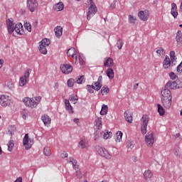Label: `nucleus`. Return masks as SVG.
<instances>
[{"mask_svg": "<svg viewBox=\"0 0 182 182\" xmlns=\"http://www.w3.org/2000/svg\"><path fill=\"white\" fill-rule=\"evenodd\" d=\"M157 107H158V113H159L161 116H164V114H166V111L164 110V108L163 107V106H161V105L160 104H158Z\"/></svg>", "mask_w": 182, "mask_h": 182, "instance_id": "f704fd0d", "label": "nucleus"}, {"mask_svg": "<svg viewBox=\"0 0 182 182\" xmlns=\"http://www.w3.org/2000/svg\"><path fill=\"white\" fill-rule=\"evenodd\" d=\"M170 56H171V60L172 61V63L173 65H176V62H177V57H176V53L174 51H171L170 52Z\"/></svg>", "mask_w": 182, "mask_h": 182, "instance_id": "c9c22d12", "label": "nucleus"}, {"mask_svg": "<svg viewBox=\"0 0 182 182\" xmlns=\"http://www.w3.org/2000/svg\"><path fill=\"white\" fill-rule=\"evenodd\" d=\"M60 70L65 75H69L73 70V67L69 64H63L60 65Z\"/></svg>", "mask_w": 182, "mask_h": 182, "instance_id": "4468645a", "label": "nucleus"}, {"mask_svg": "<svg viewBox=\"0 0 182 182\" xmlns=\"http://www.w3.org/2000/svg\"><path fill=\"white\" fill-rule=\"evenodd\" d=\"M2 154V148L0 146V156Z\"/></svg>", "mask_w": 182, "mask_h": 182, "instance_id": "e2e57ef3", "label": "nucleus"}, {"mask_svg": "<svg viewBox=\"0 0 182 182\" xmlns=\"http://www.w3.org/2000/svg\"><path fill=\"white\" fill-rule=\"evenodd\" d=\"M161 99H173V97L171 96V91L168 90V88H164L161 92Z\"/></svg>", "mask_w": 182, "mask_h": 182, "instance_id": "dca6fc26", "label": "nucleus"}, {"mask_svg": "<svg viewBox=\"0 0 182 182\" xmlns=\"http://www.w3.org/2000/svg\"><path fill=\"white\" fill-rule=\"evenodd\" d=\"M31 75V73H29V70H26L23 75L21 76L20 77L19 80V86H21V87L25 86V85H27L28 82H29V75Z\"/></svg>", "mask_w": 182, "mask_h": 182, "instance_id": "0eeeda50", "label": "nucleus"}, {"mask_svg": "<svg viewBox=\"0 0 182 182\" xmlns=\"http://www.w3.org/2000/svg\"><path fill=\"white\" fill-rule=\"evenodd\" d=\"M137 87H139V83H136L134 85V89H137Z\"/></svg>", "mask_w": 182, "mask_h": 182, "instance_id": "680f3d73", "label": "nucleus"}, {"mask_svg": "<svg viewBox=\"0 0 182 182\" xmlns=\"http://www.w3.org/2000/svg\"><path fill=\"white\" fill-rule=\"evenodd\" d=\"M24 28L28 32H32V26H31V23L25 22Z\"/></svg>", "mask_w": 182, "mask_h": 182, "instance_id": "ea45409f", "label": "nucleus"}, {"mask_svg": "<svg viewBox=\"0 0 182 182\" xmlns=\"http://www.w3.org/2000/svg\"><path fill=\"white\" fill-rule=\"evenodd\" d=\"M172 99L173 98H166L161 100V103L165 109H168L171 107V103H173Z\"/></svg>", "mask_w": 182, "mask_h": 182, "instance_id": "a211bd4d", "label": "nucleus"}, {"mask_svg": "<svg viewBox=\"0 0 182 182\" xmlns=\"http://www.w3.org/2000/svg\"><path fill=\"white\" fill-rule=\"evenodd\" d=\"M64 5L63 3L59 2L58 4H56L53 6L54 11H56V12H60V11H63Z\"/></svg>", "mask_w": 182, "mask_h": 182, "instance_id": "c756f323", "label": "nucleus"}, {"mask_svg": "<svg viewBox=\"0 0 182 182\" xmlns=\"http://www.w3.org/2000/svg\"><path fill=\"white\" fill-rule=\"evenodd\" d=\"M96 150L98 154H100V156H102V157H105V159H112V154H110L106 149L97 146L96 148Z\"/></svg>", "mask_w": 182, "mask_h": 182, "instance_id": "9d476101", "label": "nucleus"}, {"mask_svg": "<svg viewBox=\"0 0 182 182\" xmlns=\"http://www.w3.org/2000/svg\"><path fill=\"white\" fill-rule=\"evenodd\" d=\"M84 80H85V77L83 75H81L80 77L77 78V83H78V85H82Z\"/></svg>", "mask_w": 182, "mask_h": 182, "instance_id": "8fccbe9b", "label": "nucleus"}, {"mask_svg": "<svg viewBox=\"0 0 182 182\" xmlns=\"http://www.w3.org/2000/svg\"><path fill=\"white\" fill-rule=\"evenodd\" d=\"M76 176L78 178H82V173H80V171L79 170L76 171Z\"/></svg>", "mask_w": 182, "mask_h": 182, "instance_id": "6e6d98bb", "label": "nucleus"}, {"mask_svg": "<svg viewBox=\"0 0 182 182\" xmlns=\"http://www.w3.org/2000/svg\"><path fill=\"white\" fill-rule=\"evenodd\" d=\"M117 45L118 49H119V50L122 49V48H123V40H122L120 38L118 39Z\"/></svg>", "mask_w": 182, "mask_h": 182, "instance_id": "49530a36", "label": "nucleus"}, {"mask_svg": "<svg viewBox=\"0 0 182 182\" xmlns=\"http://www.w3.org/2000/svg\"><path fill=\"white\" fill-rule=\"evenodd\" d=\"M90 1V7L88 9V12L87 14V21H90L93 16L96 14V12H97V7H96V4H95V2H93V0H89Z\"/></svg>", "mask_w": 182, "mask_h": 182, "instance_id": "7ed1b4c3", "label": "nucleus"}, {"mask_svg": "<svg viewBox=\"0 0 182 182\" xmlns=\"http://www.w3.org/2000/svg\"><path fill=\"white\" fill-rule=\"evenodd\" d=\"M141 132L142 134L147 133V124H149V117L144 115L141 118Z\"/></svg>", "mask_w": 182, "mask_h": 182, "instance_id": "6e6552de", "label": "nucleus"}, {"mask_svg": "<svg viewBox=\"0 0 182 182\" xmlns=\"http://www.w3.org/2000/svg\"><path fill=\"white\" fill-rule=\"evenodd\" d=\"M109 87H102L101 89V93L103 96H105V95H107V93H109Z\"/></svg>", "mask_w": 182, "mask_h": 182, "instance_id": "79ce46f5", "label": "nucleus"}, {"mask_svg": "<svg viewBox=\"0 0 182 182\" xmlns=\"http://www.w3.org/2000/svg\"><path fill=\"white\" fill-rule=\"evenodd\" d=\"M107 110H108L107 105H103L100 113L102 116H105V115L107 114Z\"/></svg>", "mask_w": 182, "mask_h": 182, "instance_id": "e433bc0d", "label": "nucleus"}, {"mask_svg": "<svg viewBox=\"0 0 182 182\" xmlns=\"http://www.w3.org/2000/svg\"><path fill=\"white\" fill-rule=\"evenodd\" d=\"M103 86V77L102 75L99 76L97 82L94 83V89L95 90H100L102 87Z\"/></svg>", "mask_w": 182, "mask_h": 182, "instance_id": "f3484780", "label": "nucleus"}, {"mask_svg": "<svg viewBox=\"0 0 182 182\" xmlns=\"http://www.w3.org/2000/svg\"><path fill=\"white\" fill-rule=\"evenodd\" d=\"M170 78L172 80L176 79L177 75L174 73H171L169 74Z\"/></svg>", "mask_w": 182, "mask_h": 182, "instance_id": "5fc2aeb1", "label": "nucleus"}, {"mask_svg": "<svg viewBox=\"0 0 182 182\" xmlns=\"http://www.w3.org/2000/svg\"><path fill=\"white\" fill-rule=\"evenodd\" d=\"M41 120L45 126L48 127L50 124V117H49L47 114H44L41 117Z\"/></svg>", "mask_w": 182, "mask_h": 182, "instance_id": "393cba45", "label": "nucleus"}, {"mask_svg": "<svg viewBox=\"0 0 182 182\" xmlns=\"http://www.w3.org/2000/svg\"><path fill=\"white\" fill-rule=\"evenodd\" d=\"M67 85L68 87H73V85H75V80L73 78L69 79L67 82Z\"/></svg>", "mask_w": 182, "mask_h": 182, "instance_id": "c03bdc74", "label": "nucleus"}, {"mask_svg": "<svg viewBox=\"0 0 182 182\" xmlns=\"http://www.w3.org/2000/svg\"><path fill=\"white\" fill-rule=\"evenodd\" d=\"M180 114H181V116H182V109L180 112Z\"/></svg>", "mask_w": 182, "mask_h": 182, "instance_id": "0e129e2a", "label": "nucleus"}, {"mask_svg": "<svg viewBox=\"0 0 182 182\" xmlns=\"http://www.w3.org/2000/svg\"><path fill=\"white\" fill-rule=\"evenodd\" d=\"M42 102V96H35L33 97H26L23 99V102L26 107L30 109H36Z\"/></svg>", "mask_w": 182, "mask_h": 182, "instance_id": "f03ea898", "label": "nucleus"}, {"mask_svg": "<svg viewBox=\"0 0 182 182\" xmlns=\"http://www.w3.org/2000/svg\"><path fill=\"white\" fill-rule=\"evenodd\" d=\"M14 31L18 35H25V31H23V26H22V23H21L15 24Z\"/></svg>", "mask_w": 182, "mask_h": 182, "instance_id": "6ab92c4d", "label": "nucleus"}, {"mask_svg": "<svg viewBox=\"0 0 182 182\" xmlns=\"http://www.w3.org/2000/svg\"><path fill=\"white\" fill-rule=\"evenodd\" d=\"M14 182H22V178L21 177L17 178Z\"/></svg>", "mask_w": 182, "mask_h": 182, "instance_id": "13d9d810", "label": "nucleus"}, {"mask_svg": "<svg viewBox=\"0 0 182 182\" xmlns=\"http://www.w3.org/2000/svg\"><path fill=\"white\" fill-rule=\"evenodd\" d=\"M153 177V172H151V170H146L144 173V178L146 181H150L151 180V178Z\"/></svg>", "mask_w": 182, "mask_h": 182, "instance_id": "5701e85b", "label": "nucleus"}, {"mask_svg": "<svg viewBox=\"0 0 182 182\" xmlns=\"http://www.w3.org/2000/svg\"><path fill=\"white\" fill-rule=\"evenodd\" d=\"M129 23H135L136 18L132 15H129Z\"/></svg>", "mask_w": 182, "mask_h": 182, "instance_id": "3c124183", "label": "nucleus"}, {"mask_svg": "<svg viewBox=\"0 0 182 182\" xmlns=\"http://www.w3.org/2000/svg\"><path fill=\"white\" fill-rule=\"evenodd\" d=\"M78 146L81 149H87L88 147L87 140H86L85 139H81L78 144Z\"/></svg>", "mask_w": 182, "mask_h": 182, "instance_id": "2f4dec72", "label": "nucleus"}, {"mask_svg": "<svg viewBox=\"0 0 182 182\" xmlns=\"http://www.w3.org/2000/svg\"><path fill=\"white\" fill-rule=\"evenodd\" d=\"M107 76L109 79H114V71L112 68H108L107 70Z\"/></svg>", "mask_w": 182, "mask_h": 182, "instance_id": "72a5a7b5", "label": "nucleus"}, {"mask_svg": "<svg viewBox=\"0 0 182 182\" xmlns=\"http://www.w3.org/2000/svg\"><path fill=\"white\" fill-rule=\"evenodd\" d=\"M69 163L70 164H72L73 168L76 169V160H75L74 159H71L70 161H69Z\"/></svg>", "mask_w": 182, "mask_h": 182, "instance_id": "603ef678", "label": "nucleus"}, {"mask_svg": "<svg viewBox=\"0 0 182 182\" xmlns=\"http://www.w3.org/2000/svg\"><path fill=\"white\" fill-rule=\"evenodd\" d=\"M26 5L30 12H35V11H38V8H39L38 0H27Z\"/></svg>", "mask_w": 182, "mask_h": 182, "instance_id": "39448f33", "label": "nucleus"}, {"mask_svg": "<svg viewBox=\"0 0 182 182\" xmlns=\"http://www.w3.org/2000/svg\"><path fill=\"white\" fill-rule=\"evenodd\" d=\"M87 92H89V93H94V92H95V85H87Z\"/></svg>", "mask_w": 182, "mask_h": 182, "instance_id": "37998d69", "label": "nucleus"}, {"mask_svg": "<svg viewBox=\"0 0 182 182\" xmlns=\"http://www.w3.org/2000/svg\"><path fill=\"white\" fill-rule=\"evenodd\" d=\"M145 143L148 147H153L154 144V135L153 132H149L145 136Z\"/></svg>", "mask_w": 182, "mask_h": 182, "instance_id": "f8f14e48", "label": "nucleus"}, {"mask_svg": "<svg viewBox=\"0 0 182 182\" xmlns=\"http://www.w3.org/2000/svg\"><path fill=\"white\" fill-rule=\"evenodd\" d=\"M43 154L47 156H51L52 152L50 151V148H49L48 146L44 147Z\"/></svg>", "mask_w": 182, "mask_h": 182, "instance_id": "4c0bfd02", "label": "nucleus"}, {"mask_svg": "<svg viewBox=\"0 0 182 182\" xmlns=\"http://www.w3.org/2000/svg\"><path fill=\"white\" fill-rule=\"evenodd\" d=\"M124 116L125 117V119L128 123H132L133 122V116L132 115V113L129 111H126L124 113Z\"/></svg>", "mask_w": 182, "mask_h": 182, "instance_id": "bb28decb", "label": "nucleus"}, {"mask_svg": "<svg viewBox=\"0 0 182 182\" xmlns=\"http://www.w3.org/2000/svg\"><path fill=\"white\" fill-rule=\"evenodd\" d=\"M171 66V60H170V58L166 56L165 59L163 62V68L165 69H168Z\"/></svg>", "mask_w": 182, "mask_h": 182, "instance_id": "b1692460", "label": "nucleus"}, {"mask_svg": "<svg viewBox=\"0 0 182 182\" xmlns=\"http://www.w3.org/2000/svg\"><path fill=\"white\" fill-rule=\"evenodd\" d=\"M104 66L107 68H113L114 66V62L113 61V58L110 57H107L104 60Z\"/></svg>", "mask_w": 182, "mask_h": 182, "instance_id": "aec40b11", "label": "nucleus"}, {"mask_svg": "<svg viewBox=\"0 0 182 182\" xmlns=\"http://www.w3.org/2000/svg\"><path fill=\"white\" fill-rule=\"evenodd\" d=\"M78 59H79L80 65L83 66V65H85V58L79 55Z\"/></svg>", "mask_w": 182, "mask_h": 182, "instance_id": "864d4df0", "label": "nucleus"}, {"mask_svg": "<svg viewBox=\"0 0 182 182\" xmlns=\"http://www.w3.org/2000/svg\"><path fill=\"white\" fill-rule=\"evenodd\" d=\"M176 42L178 46H182V33L181 31H178L176 33Z\"/></svg>", "mask_w": 182, "mask_h": 182, "instance_id": "cd10ccee", "label": "nucleus"}, {"mask_svg": "<svg viewBox=\"0 0 182 182\" xmlns=\"http://www.w3.org/2000/svg\"><path fill=\"white\" fill-rule=\"evenodd\" d=\"M171 14L174 18L178 16V11H177V5L175 3L171 4Z\"/></svg>", "mask_w": 182, "mask_h": 182, "instance_id": "412c9836", "label": "nucleus"}, {"mask_svg": "<svg viewBox=\"0 0 182 182\" xmlns=\"http://www.w3.org/2000/svg\"><path fill=\"white\" fill-rule=\"evenodd\" d=\"M156 53L159 58H160V56H164L166 55V50L161 47L156 48Z\"/></svg>", "mask_w": 182, "mask_h": 182, "instance_id": "c85d7f7f", "label": "nucleus"}, {"mask_svg": "<svg viewBox=\"0 0 182 182\" xmlns=\"http://www.w3.org/2000/svg\"><path fill=\"white\" fill-rule=\"evenodd\" d=\"M122 137L123 133L120 131H118L115 135V141H117V143H120V141H122Z\"/></svg>", "mask_w": 182, "mask_h": 182, "instance_id": "473e14b6", "label": "nucleus"}, {"mask_svg": "<svg viewBox=\"0 0 182 182\" xmlns=\"http://www.w3.org/2000/svg\"><path fill=\"white\" fill-rule=\"evenodd\" d=\"M166 88L172 89L173 90H175L176 89H178L177 87V82L176 81H169L166 83L165 85Z\"/></svg>", "mask_w": 182, "mask_h": 182, "instance_id": "4be33fe9", "label": "nucleus"}, {"mask_svg": "<svg viewBox=\"0 0 182 182\" xmlns=\"http://www.w3.org/2000/svg\"><path fill=\"white\" fill-rule=\"evenodd\" d=\"M6 25L9 33H10V35H12V33H14V32L15 31V23H14V20H12V18H9L8 20H6Z\"/></svg>", "mask_w": 182, "mask_h": 182, "instance_id": "2eb2a0df", "label": "nucleus"}, {"mask_svg": "<svg viewBox=\"0 0 182 182\" xmlns=\"http://www.w3.org/2000/svg\"><path fill=\"white\" fill-rule=\"evenodd\" d=\"M2 65H4V60L0 59V69L2 68Z\"/></svg>", "mask_w": 182, "mask_h": 182, "instance_id": "052dcab7", "label": "nucleus"}, {"mask_svg": "<svg viewBox=\"0 0 182 182\" xmlns=\"http://www.w3.org/2000/svg\"><path fill=\"white\" fill-rule=\"evenodd\" d=\"M77 1H80V0H77Z\"/></svg>", "mask_w": 182, "mask_h": 182, "instance_id": "774afa93", "label": "nucleus"}, {"mask_svg": "<svg viewBox=\"0 0 182 182\" xmlns=\"http://www.w3.org/2000/svg\"><path fill=\"white\" fill-rule=\"evenodd\" d=\"M179 26H180V28H182V24H180Z\"/></svg>", "mask_w": 182, "mask_h": 182, "instance_id": "338daca9", "label": "nucleus"}, {"mask_svg": "<svg viewBox=\"0 0 182 182\" xmlns=\"http://www.w3.org/2000/svg\"><path fill=\"white\" fill-rule=\"evenodd\" d=\"M8 150L9 151H12L14 150V146H15V144L14 143V141H10L8 144Z\"/></svg>", "mask_w": 182, "mask_h": 182, "instance_id": "a19ab883", "label": "nucleus"}, {"mask_svg": "<svg viewBox=\"0 0 182 182\" xmlns=\"http://www.w3.org/2000/svg\"><path fill=\"white\" fill-rule=\"evenodd\" d=\"M95 132V140H97L100 137H103L105 140L109 139L112 136L111 132H103L100 131L102 129V117H97L95 119V124L94 125Z\"/></svg>", "mask_w": 182, "mask_h": 182, "instance_id": "f257e3e1", "label": "nucleus"}, {"mask_svg": "<svg viewBox=\"0 0 182 182\" xmlns=\"http://www.w3.org/2000/svg\"><path fill=\"white\" fill-rule=\"evenodd\" d=\"M61 157H62V159H66V158L68 157V153H66V152H63V153L61 154Z\"/></svg>", "mask_w": 182, "mask_h": 182, "instance_id": "4d7b16f0", "label": "nucleus"}, {"mask_svg": "<svg viewBox=\"0 0 182 182\" xmlns=\"http://www.w3.org/2000/svg\"><path fill=\"white\" fill-rule=\"evenodd\" d=\"M54 31L55 33V36L57 38H60V36H62V33H63V28H62V26H57L54 28Z\"/></svg>", "mask_w": 182, "mask_h": 182, "instance_id": "a878e982", "label": "nucleus"}, {"mask_svg": "<svg viewBox=\"0 0 182 182\" xmlns=\"http://www.w3.org/2000/svg\"><path fill=\"white\" fill-rule=\"evenodd\" d=\"M69 100L72 102L74 105H76L77 103V98L73 97V95H70L69 97Z\"/></svg>", "mask_w": 182, "mask_h": 182, "instance_id": "09e8293b", "label": "nucleus"}, {"mask_svg": "<svg viewBox=\"0 0 182 182\" xmlns=\"http://www.w3.org/2000/svg\"><path fill=\"white\" fill-rule=\"evenodd\" d=\"M11 97L6 95H0V105L3 107H7V106H11Z\"/></svg>", "mask_w": 182, "mask_h": 182, "instance_id": "1a4fd4ad", "label": "nucleus"}, {"mask_svg": "<svg viewBox=\"0 0 182 182\" xmlns=\"http://www.w3.org/2000/svg\"><path fill=\"white\" fill-rule=\"evenodd\" d=\"M68 56L71 57V62L74 65L77 63V56L76 55V50L75 48H70L67 51Z\"/></svg>", "mask_w": 182, "mask_h": 182, "instance_id": "9b49d317", "label": "nucleus"}, {"mask_svg": "<svg viewBox=\"0 0 182 182\" xmlns=\"http://www.w3.org/2000/svg\"><path fill=\"white\" fill-rule=\"evenodd\" d=\"M6 86L9 88V89H14V87H15V85L14 84V82H12V81H9L6 82Z\"/></svg>", "mask_w": 182, "mask_h": 182, "instance_id": "a18cd8bd", "label": "nucleus"}, {"mask_svg": "<svg viewBox=\"0 0 182 182\" xmlns=\"http://www.w3.org/2000/svg\"><path fill=\"white\" fill-rule=\"evenodd\" d=\"M65 109L68 110L69 113H73V108L72 105H70V102H69V100H65Z\"/></svg>", "mask_w": 182, "mask_h": 182, "instance_id": "7c9ffc66", "label": "nucleus"}, {"mask_svg": "<svg viewBox=\"0 0 182 182\" xmlns=\"http://www.w3.org/2000/svg\"><path fill=\"white\" fill-rule=\"evenodd\" d=\"M74 123H75L76 124H79V119L77 118H75L73 120Z\"/></svg>", "mask_w": 182, "mask_h": 182, "instance_id": "bf43d9fd", "label": "nucleus"}, {"mask_svg": "<svg viewBox=\"0 0 182 182\" xmlns=\"http://www.w3.org/2000/svg\"><path fill=\"white\" fill-rule=\"evenodd\" d=\"M50 45V41L48 38H44L43 39L40 43H39V52H41L43 55H46L48 53V46Z\"/></svg>", "mask_w": 182, "mask_h": 182, "instance_id": "20e7f679", "label": "nucleus"}, {"mask_svg": "<svg viewBox=\"0 0 182 182\" xmlns=\"http://www.w3.org/2000/svg\"><path fill=\"white\" fill-rule=\"evenodd\" d=\"M176 86L178 87V89H180L182 87V78H180V79H177L176 80Z\"/></svg>", "mask_w": 182, "mask_h": 182, "instance_id": "de8ad7c7", "label": "nucleus"}, {"mask_svg": "<svg viewBox=\"0 0 182 182\" xmlns=\"http://www.w3.org/2000/svg\"><path fill=\"white\" fill-rule=\"evenodd\" d=\"M15 132H16V127H15V125H11L9 127V133L11 134V136L14 134Z\"/></svg>", "mask_w": 182, "mask_h": 182, "instance_id": "58836bf2", "label": "nucleus"}, {"mask_svg": "<svg viewBox=\"0 0 182 182\" xmlns=\"http://www.w3.org/2000/svg\"><path fill=\"white\" fill-rule=\"evenodd\" d=\"M33 139L29 138V134H26L23 139V144L26 149V150H29L33 146Z\"/></svg>", "mask_w": 182, "mask_h": 182, "instance_id": "423d86ee", "label": "nucleus"}, {"mask_svg": "<svg viewBox=\"0 0 182 182\" xmlns=\"http://www.w3.org/2000/svg\"><path fill=\"white\" fill-rule=\"evenodd\" d=\"M138 16L141 21L146 22V21H149V18H150V13L149 11H140L138 13Z\"/></svg>", "mask_w": 182, "mask_h": 182, "instance_id": "ddd939ff", "label": "nucleus"}, {"mask_svg": "<svg viewBox=\"0 0 182 182\" xmlns=\"http://www.w3.org/2000/svg\"><path fill=\"white\" fill-rule=\"evenodd\" d=\"M177 137H179L180 134H176Z\"/></svg>", "mask_w": 182, "mask_h": 182, "instance_id": "69168bd1", "label": "nucleus"}]
</instances>
